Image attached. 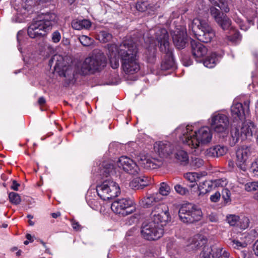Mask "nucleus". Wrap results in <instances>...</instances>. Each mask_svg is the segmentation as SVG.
<instances>
[{"label": "nucleus", "instance_id": "obj_43", "mask_svg": "<svg viewBox=\"0 0 258 258\" xmlns=\"http://www.w3.org/2000/svg\"><path fill=\"white\" fill-rule=\"evenodd\" d=\"M249 220L246 217H243L240 219L237 226H239L241 229H245L249 226Z\"/></svg>", "mask_w": 258, "mask_h": 258}, {"label": "nucleus", "instance_id": "obj_42", "mask_svg": "<svg viewBox=\"0 0 258 258\" xmlns=\"http://www.w3.org/2000/svg\"><path fill=\"white\" fill-rule=\"evenodd\" d=\"M63 76L69 78V80H71L73 79L75 77V72L73 71V69L71 67H68L66 69L64 67V70L62 71Z\"/></svg>", "mask_w": 258, "mask_h": 258}, {"label": "nucleus", "instance_id": "obj_3", "mask_svg": "<svg viewBox=\"0 0 258 258\" xmlns=\"http://www.w3.org/2000/svg\"><path fill=\"white\" fill-rule=\"evenodd\" d=\"M56 20V16L53 13L42 14L37 20L32 22L28 27V35L32 38H36L46 35L52 29Z\"/></svg>", "mask_w": 258, "mask_h": 258}, {"label": "nucleus", "instance_id": "obj_5", "mask_svg": "<svg viewBox=\"0 0 258 258\" xmlns=\"http://www.w3.org/2000/svg\"><path fill=\"white\" fill-rule=\"evenodd\" d=\"M196 38L200 41L208 43L215 37V32L207 21L195 18L189 26Z\"/></svg>", "mask_w": 258, "mask_h": 258}, {"label": "nucleus", "instance_id": "obj_48", "mask_svg": "<svg viewBox=\"0 0 258 258\" xmlns=\"http://www.w3.org/2000/svg\"><path fill=\"white\" fill-rule=\"evenodd\" d=\"M174 189L177 193L181 195H184L188 192L187 188L182 186L180 184L175 185Z\"/></svg>", "mask_w": 258, "mask_h": 258}, {"label": "nucleus", "instance_id": "obj_40", "mask_svg": "<svg viewBox=\"0 0 258 258\" xmlns=\"http://www.w3.org/2000/svg\"><path fill=\"white\" fill-rule=\"evenodd\" d=\"M211 182L212 183V187L214 186L215 187H222L227 185L228 181L226 178H220L211 181Z\"/></svg>", "mask_w": 258, "mask_h": 258}, {"label": "nucleus", "instance_id": "obj_28", "mask_svg": "<svg viewBox=\"0 0 258 258\" xmlns=\"http://www.w3.org/2000/svg\"><path fill=\"white\" fill-rule=\"evenodd\" d=\"M198 188L199 196H203L212 189V183L209 181H205L200 184Z\"/></svg>", "mask_w": 258, "mask_h": 258}, {"label": "nucleus", "instance_id": "obj_11", "mask_svg": "<svg viewBox=\"0 0 258 258\" xmlns=\"http://www.w3.org/2000/svg\"><path fill=\"white\" fill-rule=\"evenodd\" d=\"M151 216V221L161 226L162 228L171 220L168 207L165 204L156 206L152 211Z\"/></svg>", "mask_w": 258, "mask_h": 258}, {"label": "nucleus", "instance_id": "obj_30", "mask_svg": "<svg viewBox=\"0 0 258 258\" xmlns=\"http://www.w3.org/2000/svg\"><path fill=\"white\" fill-rule=\"evenodd\" d=\"M217 61L216 55L215 53H212L208 56L203 62L204 65L209 68H213Z\"/></svg>", "mask_w": 258, "mask_h": 258}, {"label": "nucleus", "instance_id": "obj_1", "mask_svg": "<svg viewBox=\"0 0 258 258\" xmlns=\"http://www.w3.org/2000/svg\"><path fill=\"white\" fill-rule=\"evenodd\" d=\"M108 56L111 67L115 69L119 66L118 55L121 59V67L126 74H134L140 70L138 49L132 41H125L119 47L115 44L107 45Z\"/></svg>", "mask_w": 258, "mask_h": 258}, {"label": "nucleus", "instance_id": "obj_4", "mask_svg": "<svg viewBox=\"0 0 258 258\" xmlns=\"http://www.w3.org/2000/svg\"><path fill=\"white\" fill-rule=\"evenodd\" d=\"M106 64L105 55L100 51H94L91 56L85 58L80 70L76 73L83 75L100 71Z\"/></svg>", "mask_w": 258, "mask_h": 258}, {"label": "nucleus", "instance_id": "obj_31", "mask_svg": "<svg viewBox=\"0 0 258 258\" xmlns=\"http://www.w3.org/2000/svg\"><path fill=\"white\" fill-rule=\"evenodd\" d=\"M234 19L235 22L237 23L239 25L240 29L244 31L247 30L249 28V26L250 25L254 24L253 21L252 19L247 20V23H248V25H246V24H245L244 22H243V20L238 17H234Z\"/></svg>", "mask_w": 258, "mask_h": 258}, {"label": "nucleus", "instance_id": "obj_16", "mask_svg": "<svg viewBox=\"0 0 258 258\" xmlns=\"http://www.w3.org/2000/svg\"><path fill=\"white\" fill-rule=\"evenodd\" d=\"M155 38L159 45L161 52L171 49L169 45V35L165 29H156L155 31Z\"/></svg>", "mask_w": 258, "mask_h": 258}, {"label": "nucleus", "instance_id": "obj_36", "mask_svg": "<svg viewBox=\"0 0 258 258\" xmlns=\"http://www.w3.org/2000/svg\"><path fill=\"white\" fill-rule=\"evenodd\" d=\"M244 189L248 192H251L258 190V181L249 182L245 184Z\"/></svg>", "mask_w": 258, "mask_h": 258}, {"label": "nucleus", "instance_id": "obj_15", "mask_svg": "<svg viewBox=\"0 0 258 258\" xmlns=\"http://www.w3.org/2000/svg\"><path fill=\"white\" fill-rule=\"evenodd\" d=\"M138 161L142 167L147 169L158 168L163 164L162 159L152 158L147 155L139 156L138 157Z\"/></svg>", "mask_w": 258, "mask_h": 258}, {"label": "nucleus", "instance_id": "obj_12", "mask_svg": "<svg viewBox=\"0 0 258 258\" xmlns=\"http://www.w3.org/2000/svg\"><path fill=\"white\" fill-rule=\"evenodd\" d=\"M134 201L129 198H122L114 201L111 206L112 210L118 214L126 216L135 210Z\"/></svg>", "mask_w": 258, "mask_h": 258}, {"label": "nucleus", "instance_id": "obj_37", "mask_svg": "<svg viewBox=\"0 0 258 258\" xmlns=\"http://www.w3.org/2000/svg\"><path fill=\"white\" fill-rule=\"evenodd\" d=\"M170 188L168 185L165 182H162L160 184V186L159 189V193L160 196H167L170 192Z\"/></svg>", "mask_w": 258, "mask_h": 258}, {"label": "nucleus", "instance_id": "obj_55", "mask_svg": "<svg viewBox=\"0 0 258 258\" xmlns=\"http://www.w3.org/2000/svg\"><path fill=\"white\" fill-rule=\"evenodd\" d=\"M208 220L212 222H217L218 220V218L216 215V214L214 213H211L208 216Z\"/></svg>", "mask_w": 258, "mask_h": 258}, {"label": "nucleus", "instance_id": "obj_63", "mask_svg": "<svg viewBox=\"0 0 258 258\" xmlns=\"http://www.w3.org/2000/svg\"><path fill=\"white\" fill-rule=\"evenodd\" d=\"M23 34V32L22 31H19L17 33V40L19 42H20V37L22 36Z\"/></svg>", "mask_w": 258, "mask_h": 258}, {"label": "nucleus", "instance_id": "obj_59", "mask_svg": "<svg viewBox=\"0 0 258 258\" xmlns=\"http://www.w3.org/2000/svg\"><path fill=\"white\" fill-rule=\"evenodd\" d=\"M221 255L217 258H229V254L226 250L222 249L221 251Z\"/></svg>", "mask_w": 258, "mask_h": 258}, {"label": "nucleus", "instance_id": "obj_7", "mask_svg": "<svg viewBox=\"0 0 258 258\" xmlns=\"http://www.w3.org/2000/svg\"><path fill=\"white\" fill-rule=\"evenodd\" d=\"M180 220L184 223H193L200 221L203 217L201 209L191 203L182 205L178 211Z\"/></svg>", "mask_w": 258, "mask_h": 258}, {"label": "nucleus", "instance_id": "obj_32", "mask_svg": "<svg viewBox=\"0 0 258 258\" xmlns=\"http://www.w3.org/2000/svg\"><path fill=\"white\" fill-rule=\"evenodd\" d=\"M175 158L180 162L186 164L188 160L187 153L183 150L178 151L175 155Z\"/></svg>", "mask_w": 258, "mask_h": 258}, {"label": "nucleus", "instance_id": "obj_64", "mask_svg": "<svg viewBox=\"0 0 258 258\" xmlns=\"http://www.w3.org/2000/svg\"><path fill=\"white\" fill-rule=\"evenodd\" d=\"M249 103L250 101L249 100L245 101L244 102V106L247 109H249Z\"/></svg>", "mask_w": 258, "mask_h": 258}, {"label": "nucleus", "instance_id": "obj_44", "mask_svg": "<svg viewBox=\"0 0 258 258\" xmlns=\"http://www.w3.org/2000/svg\"><path fill=\"white\" fill-rule=\"evenodd\" d=\"M149 4L147 2H138L136 4V9L140 12H144L148 9Z\"/></svg>", "mask_w": 258, "mask_h": 258}, {"label": "nucleus", "instance_id": "obj_23", "mask_svg": "<svg viewBox=\"0 0 258 258\" xmlns=\"http://www.w3.org/2000/svg\"><path fill=\"white\" fill-rule=\"evenodd\" d=\"M162 197L160 194L155 193L153 194H147L140 201L142 206L145 208H148L153 206L155 203L160 202Z\"/></svg>", "mask_w": 258, "mask_h": 258}, {"label": "nucleus", "instance_id": "obj_49", "mask_svg": "<svg viewBox=\"0 0 258 258\" xmlns=\"http://www.w3.org/2000/svg\"><path fill=\"white\" fill-rule=\"evenodd\" d=\"M222 198L225 202H228L230 200L231 193L230 190L227 188L223 189L222 191Z\"/></svg>", "mask_w": 258, "mask_h": 258}, {"label": "nucleus", "instance_id": "obj_9", "mask_svg": "<svg viewBox=\"0 0 258 258\" xmlns=\"http://www.w3.org/2000/svg\"><path fill=\"white\" fill-rule=\"evenodd\" d=\"M211 129L217 134H227L229 129L228 116L220 112L213 113L208 119Z\"/></svg>", "mask_w": 258, "mask_h": 258}, {"label": "nucleus", "instance_id": "obj_46", "mask_svg": "<svg viewBox=\"0 0 258 258\" xmlns=\"http://www.w3.org/2000/svg\"><path fill=\"white\" fill-rule=\"evenodd\" d=\"M204 161L200 158L195 157L192 158L191 164L196 168H200L204 165Z\"/></svg>", "mask_w": 258, "mask_h": 258}, {"label": "nucleus", "instance_id": "obj_8", "mask_svg": "<svg viewBox=\"0 0 258 258\" xmlns=\"http://www.w3.org/2000/svg\"><path fill=\"white\" fill-rule=\"evenodd\" d=\"M96 191L101 199L106 201L118 196L120 188L115 181L107 179L96 186Z\"/></svg>", "mask_w": 258, "mask_h": 258}, {"label": "nucleus", "instance_id": "obj_21", "mask_svg": "<svg viewBox=\"0 0 258 258\" xmlns=\"http://www.w3.org/2000/svg\"><path fill=\"white\" fill-rule=\"evenodd\" d=\"M163 53V60L161 64L162 70L166 71L174 68L175 63L172 56V49L162 51Z\"/></svg>", "mask_w": 258, "mask_h": 258}, {"label": "nucleus", "instance_id": "obj_29", "mask_svg": "<svg viewBox=\"0 0 258 258\" xmlns=\"http://www.w3.org/2000/svg\"><path fill=\"white\" fill-rule=\"evenodd\" d=\"M211 3L215 6L219 7L222 11L225 13L229 12V8L227 2L225 0H209Z\"/></svg>", "mask_w": 258, "mask_h": 258}, {"label": "nucleus", "instance_id": "obj_57", "mask_svg": "<svg viewBox=\"0 0 258 258\" xmlns=\"http://www.w3.org/2000/svg\"><path fill=\"white\" fill-rule=\"evenodd\" d=\"M20 184L17 183L16 180H13L12 184L11 186V188L14 190H18V187L20 186Z\"/></svg>", "mask_w": 258, "mask_h": 258}, {"label": "nucleus", "instance_id": "obj_60", "mask_svg": "<svg viewBox=\"0 0 258 258\" xmlns=\"http://www.w3.org/2000/svg\"><path fill=\"white\" fill-rule=\"evenodd\" d=\"M45 99L43 97H41L38 99V103L40 106L44 105L45 103Z\"/></svg>", "mask_w": 258, "mask_h": 258}, {"label": "nucleus", "instance_id": "obj_54", "mask_svg": "<svg viewBox=\"0 0 258 258\" xmlns=\"http://www.w3.org/2000/svg\"><path fill=\"white\" fill-rule=\"evenodd\" d=\"M71 223H72V226L75 230L77 231L81 230L82 226L78 222H77L75 220H72L71 221Z\"/></svg>", "mask_w": 258, "mask_h": 258}, {"label": "nucleus", "instance_id": "obj_62", "mask_svg": "<svg viewBox=\"0 0 258 258\" xmlns=\"http://www.w3.org/2000/svg\"><path fill=\"white\" fill-rule=\"evenodd\" d=\"M51 215L53 218H56L60 216V212L53 213H51Z\"/></svg>", "mask_w": 258, "mask_h": 258}, {"label": "nucleus", "instance_id": "obj_19", "mask_svg": "<svg viewBox=\"0 0 258 258\" xmlns=\"http://www.w3.org/2000/svg\"><path fill=\"white\" fill-rule=\"evenodd\" d=\"M172 35L175 46L178 49L184 48L186 43V29L182 27L180 30L174 31Z\"/></svg>", "mask_w": 258, "mask_h": 258}, {"label": "nucleus", "instance_id": "obj_26", "mask_svg": "<svg viewBox=\"0 0 258 258\" xmlns=\"http://www.w3.org/2000/svg\"><path fill=\"white\" fill-rule=\"evenodd\" d=\"M49 64L50 66L54 64V69L55 71H63L64 67H66L63 56L59 54L53 55L50 59Z\"/></svg>", "mask_w": 258, "mask_h": 258}, {"label": "nucleus", "instance_id": "obj_61", "mask_svg": "<svg viewBox=\"0 0 258 258\" xmlns=\"http://www.w3.org/2000/svg\"><path fill=\"white\" fill-rule=\"evenodd\" d=\"M201 239V242L202 243H200V242H198V244H197V246H198L199 245H200L201 244L202 245L203 244H204L205 243H206V241H207V240L205 238H204L203 237H201L200 238Z\"/></svg>", "mask_w": 258, "mask_h": 258}, {"label": "nucleus", "instance_id": "obj_22", "mask_svg": "<svg viewBox=\"0 0 258 258\" xmlns=\"http://www.w3.org/2000/svg\"><path fill=\"white\" fill-rule=\"evenodd\" d=\"M191 52L195 58H201L207 53V48L202 43L192 40L190 41Z\"/></svg>", "mask_w": 258, "mask_h": 258}, {"label": "nucleus", "instance_id": "obj_14", "mask_svg": "<svg viewBox=\"0 0 258 258\" xmlns=\"http://www.w3.org/2000/svg\"><path fill=\"white\" fill-rule=\"evenodd\" d=\"M117 166L126 172L132 174H137L140 168L137 164L131 159L126 156H121L117 162Z\"/></svg>", "mask_w": 258, "mask_h": 258}, {"label": "nucleus", "instance_id": "obj_41", "mask_svg": "<svg viewBox=\"0 0 258 258\" xmlns=\"http://www.w3.org/2000/svg\"><path fill=\"white\" fill-rule=\"evenodd\" d=\"M239 220V217L235 215L227 216V221L231 226L237 225Z\"/></svg>", "mask_w": 258, "mask_h": 258}, {"label": "nucleus", "instance_id": "obj_13", "mask_svg": "<svg viewBox=\"0 0 258 258\" xmlns=\"http://www.w3.org/2000/svg\"><path fill=\"white\" fill-rule=\"evenodd\" d=\"M210 12L212 17L222 29L228 30L230 28L231 21L226 15L213 6L210 7Z\"/></svg>", "mask_w": 258, "mask_h": 258}, {"label": "nucleus", "instance_id": "obj_18", "mask_svg": "<svg viewBox=\"0 0 258 258\" xmlns=\"http://www.w3.org/2000/svg\"><path fill=\"white\" fill-rule=\"evenodd\" d=\"M155 150L158 152L160 158L162 159L168 157L172 153L174 147L169 142H160L154 146Z\"/></svg>", "mask_w": 258, "mask_h": 258}, {"label": "nucleus", "instance_id": "obj_6", "mask_svg": "<svg viewBox=\"0 0 258 258\" xmlns=\"http://www.w3.org/2000/svg\"><path fill=\"white\" fill-rule=\"evenodd\" d=\"M257 133L256 125L251 121H246L243 123L239 130L237 127H233L230 132V136L229 137V144L230 146H234L240 139L241 140H250Z\"/></svg>", "mask_w": 258, "mask_h": 258}, {"label": "nucleus", "instance_id": "obj_47", "mask_svg": "<svg viewBox=\"0 0 258 258\" xmlns=\"http://www.w3.org/2000/svg\"><path fill=\"white\" fill-rule=\"evenodd\" d=\"M103 172L104 173L105 175L106 176L108 175H109L111 172H112L113 170V166L112 164H103Z\"/></svg>", "mask_w": 258, "mask_h": 258}, {"label": "nucleus", "instance_id": "obj_33", "mask_svg": "<svg viewBox=\"0 0 258 258\" xmlns=\"http://www.w3.org/2000/svg\"><path fill=\"white\" fill-rule=\"evenodd\" d=\"M98 39L103 43H106L112 39V35L106 31H101L98 34Z\"/></svg>", "mask_w": 258, "mask_h": 258}, {"label": "nucleus", "instance_id": "obj_25", "mask_svg": "<svg viewBox=\"0 0 258 258\" xmlns=\"http://www.w3.org/2000/svg\"><path fill=\"white\" fill-rule=\"evenodd\" d=\"M227 151L226 147L217 145L208 149L206 151V155L208 157H218L225 155Z\"/></svg>", "mask_w": 258, "mask_h": 258}, {"label": "nucleus", "instance_id": "obj_58", "mask_svg": "<svg viewBox=\"0 0 258 258\" xmlns=\"http://www.w3.org/2000/svg\"><path fill=\"white\" fill-rule=\"evenodd\" d=\"M254 254L258 256V239L255 242L253 246Z\"/></svg>", "mask_w": 258, "mask_h": 258}, {"label": "nucleus", "instance_id": "obj_38", "mask_svg": "<svg viewBox=\"0 0 258 258\" xmlns=\"http://www.w3.org/2000/svg\"><path fill=\"white\" fill-rule=\"evenodd\" d=\"M79 39L80 43L84 46H89L94 42L93 39L86 35L80 36Z\"/></svg>", "mask_w": 258, "mask_h": 258}, {"label": "nucleus", "instance_id": "obj_17", "mask_svg": "<svg viewBox=\"0 0 258 258\" xmlns=\"http://www.w3.org/2000/svg\"><path fill=\"white\" fill-rule=\"evenodd\" d=\"M251 153V148L249 147L243 146L236 151V164L241 170H246L245 162Z\"/></svg>", "mask_w": 258, "mask_h": 258}, {"label": "nucleus", "instance_id": "obj_51", "mask_svg": "<svg viewBox=\"0 0 258 258\" xmlns=\"http://www.w3.org/2000/svg\"><path fill=\"white\" fill-rule=\"evenodd\" d=\"M232 246L235 248H239L240 247H245L246 246V243L245 242L241 243L238 240H233L232 241Z\"/></svg>", "mask_w": 258, "mask_h": 258}, {"label": "nucleus", "instance_id": "obj_27", "mask_svg": "<svg viewBox=\"0 0 258 258\" xmlns=\"http://www.w3.org/2000/svg\"><path fill=\"white\" fill-rule=\"evenodd\" d=\"M71 24L72 28L77 30L88 29L91 25L90 21L86 19H75L72 22Z\"/></svg>", "mask_w": 258, "mask_h": 258}, {"label": "nucleus", "instance_id": "obj_34", "mask_svg": "<svg viewBox=\"0 0 258 258\" xmlns=\"http://www.w3.org/2000/svg\"><path fill=\"white\" fill-rule=\"evenodd\" d=\"M135 182L140 184L139 188L142 189L149 184V179L148 177L140 176L135 179Z\"/></svg>", "mask_w": 258, "mask_h": 258}, {"label": "nucleus", "instance_id": "obj_2", "mask_svg": "<svg viewBox=\"0 0 258 258\" xmlns=\"http://www.w3.org/2000/svg\"><path fill=\"white\" fill-rule=\"evenodd\" d=\"M175 133L180 140L191 149H197L200 144L209 143L212 140L210 129L204 126L198 131H194L191 125H181L176 128Z\"/></svg>", "mask_w": 258, "mask_h": 258}, {"label": "nucleus", "instance_id": "obj_24", "mask_svg": "<svg viewBox=\"0 0 258 258\" xmlns=\"http://www.w3.org/2000/svg\"><path fill=\"white\" fill-rule=\"evenodd\" d=\"M223 248H213L205 246L200 253V258H217L219 257Z\"/></svg>", "mask_w": 258, "mask_h": 258}, {"label": "nucleus", "instance_id": "obj_50", "mask_svg": "<svg viewBox=\"0 0 258 258\" xmlns=\"http://www.w3.org/2000/svg\"><path fill=\"white\" fill-rule=\"evenodd\" d=\"M61 38V35L60 33L58 31H54L52 34V37L51 39L53 42L54 43H57L58 42Z\"/></svg>", "mask_w": 258, "mask_h": 258}, {"label": "nucleus", "instance_id": "obj_53", "mask_svg": "<svg viewBox=\"0 0 258 258\" xmlns=\"http://www.w3.org/2000/svg\"><path fill=\"white\" fill-rule=\"evenodd\" d=\"M251 168L253 174L258 176V158L252 163Z\"/></svg>", "mask_w": 258, "mask_h": 258}, {"label": "nucleus", "instance_id": "obj_35", "mask_svg": "<svg viewBox=\"0 0 258 258\" xmlns=\"http://www.w3.org/2000/svg\"><path fill=\"white\" fill-rule=\"evenodd\" d=\"M9 198L10 202L16 205H19L21 202L20 196L16 192H10L9 195Z\"/></svg>", "mask_w": 258, "mask_h": 258}, {"label": "nucleus", "instance_id": "obj_20", "mask_svg": "<svg viewBox=\"0 0 258 258\" xmlns=\"http://www.w3.org/2000/svg\"><path fill=\"white\" fill-rule=\"evenodd\" d=\"M231 114L234 122L242 121L245 118L243 105L240 103L233 104L231 107Z\"/></svg>", "mask_w": 258, "mask_h": 258}, {"label": "nucleus", "instance_id": "obj_10", "mask_svg": "<svg viewBox=\"0 0 258 258\" xmlns=\"http://www.w3.org/2000/svg\"><path fill=\"white\" fill-rule=\"evenodd\" d=\"M163 233V228L152 221L144 223L141 230L142 236L148 240H157L162 236Z\"/></svg>", "mask_w": 258, "mask_h": 258}, {"label": "nucleus", "instance_id": "obj_52", "mask_svg": "<svg viewBox=\"0 0 258 258\" xmlns=\"http://www.w3.org/2000/svg\"><path fill=\"white\" fill-rule=\"evenodd\" d=\"M221 197V194L219 191H216L214 194L210 196V200L212 202L216 203L219 201Z\"/></svg>", "mask_w": 258, "mask_h": 258}, {"label": "nucleus", "instance_id": "obj_45", "mask_svg": "<svg viewBox=\"0 0 258 258\" xmlns=\"http://www.w3.org/2000/svg\"><path fill=\"white\" fill-rule=\"evenodd\" d=\"M185 178L191 182H196L199 178V174L196 172L187 173L184 175Z\"/></svg>", "mask_w": 258, "mask_h": 258}, {"label": "nucleus", "instance_id": "obj_39", "mask_svg": "<svg viewBox=\"0 0 258 258\" xmlns=\"http://www.w3.org/2000/svg\"><path fill=\"white\" fill-rule=\"evenodd\" d=\"M227 37L228 40L232 43H236L241 39L239 33L236 30H233V33L231 35L227 36Z\"/></svg>", "mask_w": 258, "mask_h": 258}, {"label": "nucleus", "instance_id": "obj_56", "mask_svg": "<svg viewBox=\"0 0 258 258\" xmlns=\"http://www.w3.org/2000/svg\"><path fill=\"white\" fill-rule=\"evenodd\" d=\"M32 5V2L29 0H26L24 3L22 4V7L25 10H28L29 7H31Z\"/></svg>", "mask_w": 258, "mask_h": 258}]
</instances>
